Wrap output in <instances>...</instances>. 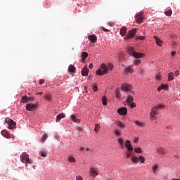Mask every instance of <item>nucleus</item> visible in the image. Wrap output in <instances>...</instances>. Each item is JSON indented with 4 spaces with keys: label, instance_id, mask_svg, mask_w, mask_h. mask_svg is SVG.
I'll list each match as a JSON object with an SVG mask.
<instances>
[{
    "label": "nucleus",
    "instance_id": "obj_1",
    "mask_svg": "<svg viewBox=\"0 0 180 180\" xmlns=\"http://www.w3.org/2000/svg\"><path fill=\"white\" fill-rule=\"evenodd\" d=\"M163 108H165V105L162 104H160L158 106H154L153 108H152L150 114V120H156L157 117H155V115H158V110H160V109H163Z\"/></svg>",
    "mask_w": 180,
    "mask_h": 180
},
{
    "label": "nucleus",
    "instance_id": "obj_2",
    "mask_svg": "<svg viewBox=\"0 0 180 180\" xmlns=\"http://www.w3.org/2000/svg\"><path fill=\"white\" fill-rule=\"evenodd\" d=\"M101 68H98V70H96L97 75L102 76V75H105V74H108V71H109V68H108V65L103 63L101 64Z\"/></svg>",
    "mask_w": 180,
    "mask_h": 180
},
{
    "label": "nucleus",
    "instance_id": "obj_3",
    "mask_svg": "<svg viewBox=\"0 0 180 180\" xmlns=\"http://www.w3.org/2000/svg\"><path fill=\"white\" fill-rule=\"evenodd\" d=\"M20 161L23 162V164H25V167H27V164H32V160L29 158V155L26 153V152H24L21 154L20 156Z\"/></svg>",
    "mask_w": 180,
    "mask_h": 180
},
{
    "label": "nucleus",
    "instance_id": "obj_4",
    "mask_svg": "<svg viewBox=\"0 0 180 180\" xmlns=\"http://www.w3.org/2000/svg\"><path fill=\"white\" fill-rule=\"evenodd\" d=\"M5 123H7V124H8V129H10L11 130L15 129V127L16 126V122H14L13 120H11L10 118H6Z\"/></svg>",
    "mask_w": 180,
    "mask_h": 180
},
{
    "label": "nucleus",
    "instance_id": "obj_5",
    "mask_svg": "<svg viewBox=\"0 0 180 180\" xmlns=\"http://www.w3.org/2000/svg\"><path fill=\"white\" fill-rule=\"evenodd\" d=\"M25 108L27 110L32 111V110H36V109L39 108V105L37 104H34L31 103H27Z\"/></svg>",
    "mask_w": 180,
    "mask_h": 180
},
{
    "label": "nucleus",
    "instance_id": "obj_6",
    "mask_svg": "<svg viewBox=\"0 0 180 180\" xmlns=\"http://www.w3.org/2000/svg\"><path fill=\"white\" fill-rule=\"evenodd\" d=\"M137 32V29L134 28L128 32L127 34L126 39H133L134 36H136V33Z\"/></svg>",
    "mask_w": 180,
    "mask_h": 180
},
{
    "label": "nucleus",
    "instance_id": "obj_7",
    "mask_svg": "<svg viewBox=\"0 0 180 180\" xmlns=\"http://www.w3.org/2000/svg\"><path fill=\"white\" fill-rule=\"evenodd\" d=\"M135 18L137 23H143L144 20V17L143 16V13H139L135 15Z\"/></svg>",
    "mask_w": 180,
    "mask_h": 180
},
{
    "label": "nucleus",
    "instance_id": "obj_8",
    "mask_svg": "<svg viewBox=\"0 0 180 180\" xmlns=\"http://www.w3.org/2000/svg\"><path fill=\"white\" fill-rule=\"evenodd\" d=\"M117 112L121 116H126L127 115V108L126 107L120 108L117 110Z\"/></svg>",
    "mask_w": 180,
    "mask_h": 180
},
{
    "label": "nucleus",
    "instance_id": "obj_9",
    "mask_svg": "<svg viewBox=\"0 0 180 180\" xmlns=\"http://www.w3.org/2000/svg\"><path fill=\"white\" fill-rule=\"evenodd\" d=\"M125 147L126 148H127L129 153H131V151H133V146H131V143H130L129 140H127L125 141Z\"/></svg>",
    "mask_w": 180,
    "mask_h": 180
},
{
    "label": "nucleus",
    "instance_id": "obj_10",
    "mask_svg": "<svg viewBox=\"0 0 180 180\" xmlns=\"http://www.w3.org/2000/svg\"><path fill=\"white\" fill-rule=\"evenodd\" d=\"M89 73V70H88V67L84 66V68L82 70V77H88Z\"/></svg>",
    "mask_w": 180,
    "mask_h": 180
},
{
    "label": "nucleus",
    "instance_id": "obj_11",
    "mask_svg": "<svg viewBox=\"0 0 180 180\" xmlns=\"http://www.w3.org/2000/svg\"><path fill=\"white\" fill-rule=\"evenodd\" d=\"M131 89V87L127 84L122 85V90L124 91V92H127V91H130Z\"/></svg>",
    "mask_w": 180,
    "mask_h": 180
},
{
    "label": "nucleus",
    "instance_id": "obj_12",
    "mask_svg": "<svg viewBox=\"0 0 180 180\" xmlns=\"http://www.w3.org/2000/svg\"><path fill=\"white\" fill-rule=\"evenodd\" d=\"M88 39L89 41H91V43H95L96 40H98V38L95 34L89 35Z\"/></svg>",
    "mask_w": 180,
    "mask_h": 180
},
{
    "label": "nucleus",
    "instance_id": "obj_13",
    "mask_svg": "<svg viewBox=\"0 0 180 180\" xmlns=\"http://www.w3.org/2000/svg\"><path fill=\"white\" fill-rule=\"evenodd\" d=\"M132 56L134 57V58H143V53H138V52H133Z\"/></svg>",
    "mask_w": 180,
    "mask_h": 180
},
{
    "label": "nucleus",
    "instance_id": "obj_14",
    "mask_svg": "<svg viewBox=\"0 0 180 180\" xmlns=\"http://www.w3.org/2000/svg\"><path fill=\"white\" fill-rule=\"evenodd\" d=\"M133 71H134L133 65H129L125 68L124 72L125 74H129L130 72H133Z\"/></svg>",
    "mask_w": 180,
    "mask_h": 180
},
{
    "label": "nucleus",
    "instance_id": "obj_15",
    "mask_svg": "<svg viewBox=\"0 0 180 180\" xmlns=\"http://www.w3.org/2000/svg\"><path fill=\"white\" fill-rule=\"evenodd\" d=\"M1 135L3 137H5V139H11V136L9 135V133H8V131L6 130L1 131Z\"/></svg>",
    "mask_w": 180,
    "mask_h": 180
},
{
    "label": "nucleus",
    "instance_id": "obj_16",
    "mask_svg": "<svg viewBox=\"0 0 180 180\" xmlns=\"http://www.w3.org/2000/svg\"><path fill=\"white\" fill-rule=\"evenodd\" d=\"M154 39L156 41V44H158V46H162V41H161V39L160 38H158V37H154Z\"/></svg>",
    "mask_w": 180,
    "mask_h": 180
},
{
    "label": "nucleus",
    "instance_id": "obj_17",
    "mask_svg": "<svg viewBox=\"0 0 180 180\" xmlns=\"http://www.w3.org/2000/svg\"><path fill=\"white\" fill-rule=\"evenodd\" d=\"M81 57H82V60L85 61V60L88 58V52H82Z\"/></svg>",
    "mask_w": 180,
    "mask_h": 180
},
{
    "label": "nucleus",
    "instance_id": "obj_18",
    "mask_svg": "<svg viewBox=\"0 0 180 180\" xmlns=\"http://www.w3.org/2000/svg\"><path fill=\"white\" fill-rule=\"evenodd\" d=\"M157 153H158V154H160L161 155H164V154H165V149H164L162 148H158L157 149Z\"/></svg>",
    "mask_w": 180,
    "mask_h": 180
},
{
    "label": "nucleus",
    "instance_id": "obj_19",
    "mask_svg": "<svg viewBox=\"0 0 180 180\" xmlns=\"http://www.w3.org/2000/svg\"><path fill=\"white\" fill-rule=\"evenodd\" d=\"M90 174H91L92 176H98V172L94 167L91 168Z\"/></svg>",
    "mask_w": 180,
    "mask_h": 180
},
{
    "label": "nucleus",
    "instance_id": "obj_20",
    "mask_svg": "<svg viewBox=\"0 0 180 180\" xmlns=\"http://www.w3.org/2000/svg\"><path fill=\"white\" fill-rule=\"evenodd\" d=\"M64 117H65V114H59L57 117H56V122H58L61 120V119H64Z\"/></svg>",
    "mask_w": 180,
    "mask_h": 180
},
{
    "label": "nucleus",
    "instance_id": "obj_21",
    "mask_svg": "<svg viewBox=\"0 0 180 180\" xmlns=\"http://www.w3.org/2000/svg\"><path fill=\"white\" fill-rule=\"evenodd\" d=\"M126 32H127V29L125 27H122L120 31V34H121V36H124L126 34Z\"/></svg>",
    "mask_w": 180,
    "mask_h": 180
},
{
    "label": "nucleus",
    "instance_id": "obj_22",
    "mask_svg": "<svg viewBox=\"0 0 180 180\" xmlns=\"http://www.w3.org/2000/svg\"><path fill=\"white\" fill-rule=\"evenodd\" d=\"M21 102L22 103H27L29 102V97L26 96H23L22 97V101Z\"/></svg>",
    "mask_w": 180,
    "mask_h": 180
},
{
    "label": "nucleus",
    "instance_id": "obj_23",
    "mask_svg": "<svg viewBox=\"0 0 180 180\" xmlns=\"http://www.w3.org/2000/svg\"><path fill=\"white\" fill-rule=\"evenodd\" d=\"M134 101V98H133V96H128L127 97V103H133Z\"/></svg>",
    "mask_w": 180,
    "mask_h": 180
},
{
    "label": "nucleus",
    "instance_id": "obj_24",
    "mask_svg": "<svg viewBox=\"0 0 180 180\" xmlns=\"http://www.w3.org/2000/svg\"><path fill=\"white\" fill-rule=\"evenodd\" d=\"M102 103L104 106H106L108 105V98H106L105 96H103Z\"/></svg>",
    "mask_w": 180,
    "mask_h": 180
},
{
    "label": "nucleus",
    "instance_id": "obj_25",
    "mask_svg": "<svg viewBox=\"0 0 180 180\" xmlns=\"http://www.w3.org/2000/svg\"><path fill=\"white\" fill-rule=\"evenodd\" d=\"M117 124L120 129H124L126 127V126L124 125V124H123V122H122V121H118L117 122Z\"/></svg>",
    "mask_w": 180,
    "mask_h": 180
},
{
    "label": "nucleus",
    "instance_id": "obj_26",
    "mask_svg": "<svg viewBox=\"0 0 180 180\" xmlns=\"http://www.w3.org/2000/svg\"><path fill=\"white\" fill-rule=\"evenodd\" d=\"M69 72H75V67L72 65H70L68 68Z\"/></svg>",
    "mask_w": 180,
    "mask_h": 180
},
{
    "label": "nucleus",
    "instance_id": "obj_27",
    "mask_svg": "<svg viewBox=\"0 0 180 180\" xmlns=\"http://www.w3.org/2000/svg\"><path fill=\"white\" fill-rule=\"evenodd\" d=\"M168 81H173L174 79V72H169L168 74Z\"/></svg>",
    "mask_w": 180,
    "mask_h": 180
},
{
    "label": "nucleus",
    "instance_id": "obj_28",
    "mask_svg": "<svg viewBox=\"0 0 180 180\" xmlns=\"http://www.w3.org/2000/svg\"><path fill=\"white\" fill-rule=\"evenodd\" d=\"M71 119L72 120H73L75 123H79V120L77 119V116L72 115H71Z\"/></svg>",
    "mask_w": 180,
    "mask_h": 180
},
{
    "label": "nucleus",
    "instance_id": "obj_29",
    "mask_svg": "<svg viewBox=\"0 0 180 180\" xmlns=\"http://www.w3.org/2000/svg\"><path fill=\"white\" fill-rule=\"evenodd\" d=\"M119 144L123 148V144L124 143V139L120 138L117 139Z\"/></svg>",
    "mask_w": 180,
    "mask_h": 180
},
{
    "label": "nucleus",
    "instance_id": "obj_30",
    "mask_svg": "<svg viewBox=\"0 0 180 180\" xmlns=\"http://www.w3.org/2000/svg\"><path fill=\"white\" fill-rule=\"evenodd\" d=\"M114 134H115V136H117V137L122 136V131H120L119 129H116L114 131Z\"/></svg>",
    "mask_w": 180,
    "mask_h": 180
},
{
    "label": "nucleus",
    "instance_id": "obj_31",
    "mask_svg": "<svg viewBox=\"0 0 180 180\" xmlns=\"http://www.w3.org/2000/svg\"><path fill=\"white\" fill-rule=\"evenodd\" d=\"M115 96H116V98H121L122 97V95L120 94V90L117 89L115 91Z\"/></svg>",
    "mask_w": 180,
    "mask_h": 180
},
{
    "label": "nucleus",
    "instance_id": "obj_32",
    "mask_svg": "<svg viewBox=\"0 0 180 180\" xmlns=\"http://www.w3.org/2000/svg\"><path fill=\"white\" fill-rule=\"evenodd\" d=\"M135 124L139 126V127H143L144 126V124L143 122H141L139 120L135 121Z\"/></svg>",
    "mask_w": 180,
    "mask_h": 180
},
{
    "label": "nucleus",
    "instance_id": "obj_33",
    "mask_svg": "<svg viewBox=\"0 0 180 180\" xmlns=\"http://www.w3.org/2000/svg\"><path fill=\"white\" fill-rule=\"evenodd\" d=\"M152 169L154 174H156L157 169H158V165H154L153 167H152Z\"/></svg>",
    "mask_w": 180,
    "mask_h": 180
},
{
    "label": "nucleus",
    "instance_id": "obj_34",
    "mask_svg": "<svg viewBox=\"0 0 180 180\" xmlns=\"http://www.w3.org/2000/svg\"><path fill=\"white\" fill-rule=\"evenodd\" d=\"M128 53L131 54V56H133V53H136V51H134V49H133V47H130L128 49Z\"/></svg>",
    "mask_w": 180,
    "mask_h": 180
},
{
    "label": "nucleus",
    "instance_id": "obj_35",
    "mask_svg": "<svg viewBox=\"0 0 180 180\" xmlns=\"http://www.w3.org/2000/svg\"><path fill=\"white\" fill-rule=\"evenodd\" d=\"M131 161H132V162H134V163L139 162V158L136 157V156H134L131 158Z\"/></svg>",
    "mask_w": 180,
    "mask_h": 180
},
{
    "label": "nucleus",
    "instance_id": "obj_36",
    "mask_svg": "<svg viewBox=\"0 0 180 180\" xmlns=\"http://www.w3.org/2000/svg\"><path fill=\"white\" fill-rule=\"evenodd\" d=\"M134 151H135V153H136L137 154H141V148H134Z\"/></svg>",
    "mask_w": 180,
    "mask_h": 180
},
{
    "label": "nucleus",
    "instance_id": "obj_37",
    "mask_svg": "<svg viewBox=\"0 0 180 180\" xmlns=\"http://www.w3.org/2000/svg\"><path fill=\"white\" fill-rule=\"evenodd\" d=\"M68 160L70 162H75V158L72 156H70Z\"/></svg>",
    "mask_w": 180,
    "mask_h": 180
},
{
    "label": "nucleus",
    "instance_id": "obj_38",
    "mask_svg": "<svg viewBox=\"0 0 180 180\" xmlns=\"http://www.w3.org/2000/svg\"><path fill=\"white\" fill-rule=\"evenodd\" d=\"M99 130V124H96V125H95V128H94V131L96 132V133H98V131Z\"/></svg>",
    "mask_w": 180,
    "mask_h": 180
},
{
    "label": "nucleus",
    "instance_id": "obj_39",
    "mask_svg": "<svg viewBox=\"0 0 180 180\" xmlns=\"http://www.w3.org/2000/svg\"><path fill=\"white\" fill-rule=\"evenodd\" d=\"M165 13L167 16H171V15H172V11L169 10L168 11H166Z\"/></svg>",
    "mask_w": 180,
    "mask_h": 180
},
{
    "label": "nucleus",
    "instance_id": "obj_40",
    "mask_svg": "<svg viewBox=\"0 0 180 180\" xmlns=\"http://www.w3.org/2000/svg\"><path fill=\"white\" fill-rule=\"evenodd\" d=\"M139 161H141V162H142V163H143V162L146 161V158H144V157H143V156H140V157L139 158Z\"/></svg>",
    "mask_w": 180,
    "mask_h": 180
},
{
    "label": "nucleus",
    "instance_id": "obj_41",
    "mask_svg": "<svg viewBox=\"0 0 180 180\" xmlns=\"http://www.w3.org/2000/svg\"><path fill=\"white\" fill-rule=\"evenodd\" d=\"M135 65H139V64H141V60H136L134 61Z\"/></svg>",
    "mask_w": 180,
    "mask_h": 180
},
{
    "label": "nucleus",
    "instance_id": "obj_42",
    "mask_svg": "<svg viewBox=\"0 0 180 180\" xmlns=\"http://www.w3.org/2000/svg\"><path fill=\"white\" fill-rule=\"evenodd\" d=\"M44 98L46 100V101H50L51 99V96L49 94H46L44 97Z\"/></svg>",
    "mask_w": 180,
    "mask_h": 180
},
{
    "label": "nucleus",
    "instance_id": "obj_43",
    "mask_svg": "<svg viewBox=\"0 0 180 180\" xmlns=\"http://www.w3.org/2000/svg\"><path fill=\"white\" fill-rule=\"evenodd\" d=\"M130 157H131V153L127 152L126 153V158H130Z\"/></svg>",
    "mask_w": 180,
    "mask_h": 180
},
{
    "label": "nucleus",
    "instance_id": "obj_44",
    "mask_svg": "<svg viewBox=\"0 0 180 180\" xmlns=\"http://www.w3.org/2000/svg\"><path fill=\"white\" fill-rule=\"evenodd\" d=\"M129 106H130V108H136V104L135 103H131L129 104Z\"/></svg>",
    "mask_w": 180,
    "mask_h": 180
},
{
    "label": "nucleus",
    "instance_id": "obj_45",
    "mask_svg": "<svg viewBox=\"0 0 180 180\" xmlns=\"http://www.w3.org/2000/svg\"><path fill=\"white\" fill-rule=\"evenodd\" d=\"M46 140H47V135L44 134V135H43V136H42L41 141H46Z\"/></svg>",
    "mask_w": 180,
    "mask_h": 180
},
{
    "label": "nucleus",
    "instance_id": "obj_46",
    "mask_svg": "<svg viewBox=\"0 0 180 180\" xmlns=\"http://www.w3.org/2000/svg\"><path fill=\"white\" fill-rule=\"evenodd\" d=\"M41 157H47V153L46 152H41Z\"/></svg>",
    "mask_w": 180,
    "mask_h": 180
},
{
    "label": "nucleus",
    "instance_id": "obj_47",
    "mask_svg": "<svg viewBox=\"0 0 180 180\" xmlns=\"http://www.w3.org/2000/svg\"><path fill=\"white\" fill-rule=\"evenodd\" d=\"M174 75H175V77H179V70H176L175 72H174Z\"/></svg>",
    "mask_w": 180,
    "mask_h": 180
},
{
    "label": "nucleus",
    "instance_id": "obj_48",
    "mask_svg": "<svg viewBox=\"0 0 180 180\" xmlns=\"http://www.w3.org/2000/svg\"><path fill=\"white\" fill-rule=\"evenodd\" d=\"M39 82L40 85H43V84H44V79H41Z\"/></svg>",
    "mask_w": 180,
    "mask_h": 180
},
{
    "label": "nucleus",
    "instance_id": "obj_49",
    "mask_svg": "<svg viewBox=\"0 0 180 180\" xmlns=\"http://www.w3.org/2000/svg\"><path fill=\"white\" fill-rule=\"evenodd\" d=\"M161 86H162V89H167L168 88V85L167 84H161Z\"/></svg>",
    "mask_w": 180,
    "mask_h": 180
},
{
    "label": "nucleus",
    "instance_id": "obj_50",
    "mask_svg": "<svg viewBox=\"0 0 180 180\" xmlns=\"http://www.w3.org/2000/svg\"><path fill=\"white\" fill-rule=\"evenodd\" d=\"M136 39H139V40H144V37L139 36V37H136Z\"/></svg>",
    "mask_w": 180,
    "mask_h": 180
},
{
    "label": "nucleus",
    "instance_id": "obj_51",
    "mask_svg": "<svg viewBox=\"0 0 180 180\" xmlns=\"http://www.w3.org/2000/svg\"><path fill=\"white\" fill-rule=\"evenodd\" d=\"M76 180H84V179H82V176H77L76 177Z\"/></svg>",
    "mask_w": 180,
    "mask_h": 180
},
{
    "label": "nucleus",
    "instance_id": "obj_52",
    "mask_svg": "<svg viewBox=\"0 0 180 180\" xmlns=\"http://www.w3.org/2000/svg\"><path fill=\"white\" fill-rule=\"evenodd\" d=\"M89 68H90V70H92V68H94V65L92 63H90L89 65Z\"/></svg>",
    "mask_w": 180,
    "mask_h": 180
},
{
    "label": "nucleus",
    "instance_id": "obj_53",
    "mask_svg": "<svg viewBox=\"0 0 180 180\" xmlns=\"http://www.w3.org/2000/svg\"><path fill=\"white\" fill-rule=\"evenodd\" d=\"M93 89H94V92H96L98 91V86H94Z\"/></svg>",
    "mask_w": 180,
    "mask_h": 180
},
{
    "label": "nucleus",
    "instance_id": "obj_54",
    "mask_svg": "<svg viewBox=\"0 0 180 180\" xmlns=\"http://www.w3.org/2000/svg\"><path fill=\"white\" fill-rule=\"evenodd\" d=\"M85 150V147L80 146L79 147V151H84Z\"/></svg>",
    "mask_w": 180,
    "mask_h": 180
},
{
    "label": "nucleus",
    "instance_id": "obj_55",
    "mask_svg": "<svg viewBox=\"0 0 180 180\" xmlns=\"http://www.w3.org/2000/svg\"><path fill=\"white\" fill-rule=\"evenodd\" d=\"M134 143H139V138H135L134 140Z\"/></svg>",
    "mask_w": 180,
    "mask_h": 180
},
{
    "label": "nucleus",
    "instance_id": "obj_56",
    "mask_svg": "<svg viewBox=\"0 0 180 180\" xmlns=\"http://www.w3.org/2000/svg\"><path fill=\"white\" fill-rule=\"evenodd\" d=\"M162 86H161V85H160V86H159V87L158 88V91H161V89H162Z\"/></svg>",
    "mask_w": 180,
    "mask_h": 180
},
{
    "label": "nucleus",
    "instance_id": "obj_57",
    "mask_svg": "<svg viewBox=\"0 0 180 180\" xmlns=\"http://www.w3.org/2000/svg\"><path fill=\"white\" fill-rule=\"evenodd\" d=\"M103 32H109V30H108L105 27L103 28Z\"/></svg>",
    "mask_w": 180,
    "mask_h": 180
},
{
    "label": "nucleus",
    "instance_id": "obj_58",
    "mask_svg": "<svg viewBox=\"0 0 180 180\" xmlns=\"http://www.w3.org/2000/svg\"><path fill=\"white\" fill-rule=\"evenodd\" d=\"M109 70H113V65H110V68H109Z\"/></svg>",
    "mask_w": 180,
    "mask_h": 180
},
{
    "label": "nucleus",
    "instance_id": "obj_59",
    "mask_svg": "<svg viewBox=\"0 0 180 180\" xmlns=\"http://www.w3.org/2000/svg\"><path fill=\"white\" fill-rule=\"evenodd\" d=\"M32 100H33V97H29L28 98V101H32Z\"/></svg>",
    "mask_w": 180,
    "mask_h": 180
},
{
    "label": "nucleus",
    "instance_id": "obj_60",
    "mask_svg": "<svg viewBox=\"0 0 180 180\" xmlns=\"http://www.w3.org/2000/svg\"><path fill=\"white\" fill-rule=\"evenodd\" d=\"M175 51H172V53H171V54H172V56H174L175 55Z\"/></svg>",
    "mask_w": 180,
    "mask_h": 180
},
{
    "label": "nucleus",
    "instance_id": "obj_61",
    "mask_svg": "<svg viewBox=\"0 0 180 180\" xmlns=\"http://www.w3.org/2000/svg\"><path fill=\"white\" fill-rule=\"evenodd\" d=\"M160 75L156 76V79H160Z\"/></svg>",
    "mask_w": 180,
    "mask_h": 180
},
{
    "label": "nucleus",
    "instance_id": "obj_62",
    "mask_svg": "<svg viewBox=\"0 0 180 180\" xmlns=\"http://www.w3.org/2000/svg\"><path fill=\"white\" fill-rule=\"evenodd\" d=\"M37 94H38L39 95H43V92H39V93H37Z\"/></svg>",
    "mask_w": 180,
    "mask_h": 180
},
{
    "label": "nucleus",
    "instance_id": "obj_63",
    "mask_svg": "<svg viewBox=\"0 0 180 180\" xmlns=\"http://www.w3.org/2000/svg\"><path fill=\"white\" fill-rule=\"evenodd\" d=\"M86 151H90L89 148H86Z\"/></svg>",
    "mask_w": 180,
    "mask_h": 180
},
{
    "label": "nucleus",
    "instance_id": "obj_64",
    "mask_svg": "<svg viewBox=\"0 0 180 180\" xmlns=\"http://www.w3.org/2000/svg\"><path fill=\"white\" fill-rule=\"evenodd\" d=\"M172 180H180L179 179H173Z\"/></svg>",
    "mask_w": 180,
    "mask_h": 180
}]
</instances>
